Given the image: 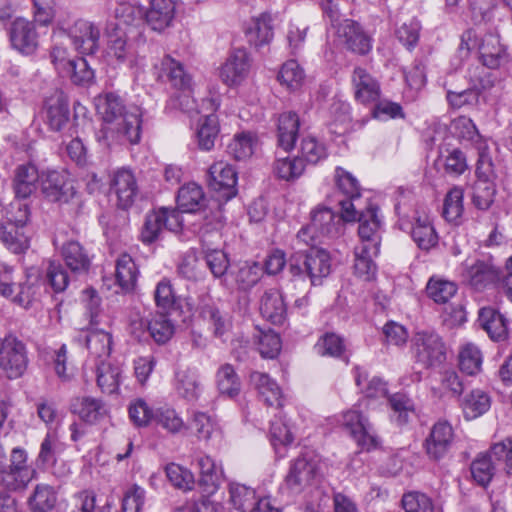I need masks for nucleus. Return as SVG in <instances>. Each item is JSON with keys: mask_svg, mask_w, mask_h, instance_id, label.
<instances>
[{"mask_svg": "<svg viewBox=\"0 0 512 512\" xmlns=\"http://www.w3.org/2000/svg\"><path fill=\"white\" fill-rule=\"evenodd\" d=\"M95 105L103 120L101 129L96 133V139L101 145L110 147L114 144H137L140 141V108L127 109L121 97L112 92L98 96Z\"/></svg>", "mask_w": 512, "mask_h": 512, "instance_id": "f257e3e1", "label": "nucleus"}, {"mask_svg": "<svg viewBox=\"0 0 512 512\" xmlns=\"http://www.w3.org/2000/svg\"><path fill=\"white\" fill-rule=\"evenodd\" d=\"M503 460L506 472L512 475V439L495 443L487 452L479 453L470 464L473 481L481 487L489 485L496 472L495 461Z\"/></svg>", "mask_w": 512, "mask_h": 512, "instance_id": "f03ea898", "label": "nucleus"}, {"mask_svg": "<svg viewBox=\"0 0 512 512\" xmlns=\"http://www.w3.org/2000/svg\"><path fill=\"white\" fill-rule=\"evenodd\" d=\"M474 48L478 49L483 66L489 69H497L509 60L507 48L501 43L497 34H486L478 40L473 30H467L462 35L459 49L461 52L466 50L468 53Z\"/></svg>", "mask_w": 512, "mask_h": 512, "instance_id": "7ed1b4c3", "label": "nucleus"}, {"mask_svg": "<svg viewBox=\"0 0 512 512\" xmlns=\"http://www.w3.org/2000/svg\"><path fill=\"white\" fill-rule=\"evenodd\" d=\"M36 475V470L28 463L27 451L15 447L10 453L9 463L0 466V485L9 491L24 490Z\"/></svg>", "mask_w": 512, "mask_h": 512, "instance_id": "20e7f679", "label": "nucleus"}, {"mask_svg": "<svg viewBox=\"0 0 512 512\" xmlns=\"http://www.w3.org/2000/svg\"><path fill=\"white\" fill-rule=\"evenodd\" d=\"M323 463L319 455L305 452L296 458L286 477V484L292 492H300L320 481L323 476Z\"/></svg>", "mask_w": 512, "mask_h": 512, "instance_id": "39448f33", "label": "nucleus"}, {"mask_svg": "<svg viewBox=\"0 0 512 512\" xmlns=\"http://www.w3.org/2000/svg\"><path fill=\"white\" fill-rule=\"evenodd\" d=\"M411 350L417 362L426 367L438 366L446 358L445 344L432 330L415 332L411 339Z\"/></svg>", "mask_w": 512, "mask_h": 512, "instance_id": "423d86ee", "label": "nucleus"}, {"mask_svg": "<svg viewBox=\"0 0 512 512\" xmlns=\"http://www.w3.org/2000/svg\"><path fill=\"white\" fill-rule=\"evenodd\" d=\"M476 176L477 180L473 186L472 200L477 208L487 210L493 204L496 195L494 182L496 173L492 159L487 154H480L477 162Z\"/></svg>", "mask_w": 512, "mask_h": 512, "instance_id": "0eeeda50", "label": "nucleus"}, {"mask_svg": "<svg viewBox=\"0 0 512 512\" xmlns=\"http://www.w3.org/2000/svg\"><path fill=\"white\" fill-rule=\"evenodd\" d=\"M341 423L362 449L370 451L379 446L380 440L372 425L356 406L342 414Z\"/></svg>", "mask_w": 512, "mask_h": 512, "instance_id": "6e6552de", "label": "nucleus"}, {"mask_svg": "<svg viewBox=\"0 0 512 512\" xmlns=\"http://www.w3.org/2000/svg\"><path fill=\"white\" fill-rule=\"evenodd\" d=\"M0 367L7 377H21L28 367V356L25 345L15 337H6L0 348Z\"/></svg>", "mask_w": 512, "mask_h": 512, "instance_id": "1a4fd4ad", "label": "nucleus"}, {"mask_svg": "<svg viewBox=\"0 0 512 512\" xmlns=\"http://www.w3.org/2000/svg\"><path fill=\"white\" fill-rule=\"evenodd\" d=\"M335 181L337 188L346 196V199L339 201L342 217L346 222H355L357 208L361 205L359 182L350 172L341 167L335 170Z\"/></svg>", "mask_w": 512, "mask_h": 512, "instance_id": "9d476101", "label": "nucleus"}, {"mask_svg": "<svg viewBox=\"0 0 512 512\" xmlns=\"http://www.w3.org/2000/svg\"><path fill=\"white\" fill-rule=\"evenodd\" d=\"M71 40L76 51L83 55H92L100 47V29L94 23L79 19L68 28L60 27Z\"/></svg>", "mask_w": 512, "mask_h": 512, "instance_id": "9b49d317", "label": "nucleus"}, {"mask_svg": "<svg viewBox=\"0 0 512 512\" xmlns=\"http://www.w3.org/2000/svg\"><path fill=\"white\" fill-rule=\"evenodd\" d=\"M203 106H206L207 114L199 117L195 127V135L198 147L201 150L210 151L215 146V141L220 132L218 116L215 114L220 102L217 98H210L203 101Z\"/></svg>", "mask_w": 512, "mask_h": 512, "instance_id": "f8f14e48", "label": "nucleus"}, {"mask_svg": "<svg viewBox=\"0 0 512 512\" xmlns=\"http://www.w3.org/2000/svg\"><path fill=\"white\" fill-rule=\"evenodd\" d=\"M197 463L200 470L199 485L202 488V492L205 494L201 508L216 511L218 508L209 500V496L213 495L219 488L222 469L216 464L215 460L208 455L200 456Z\"/></svg>", "mask_w": 512, "mask_h": 512, "instance_id": "ddd939ff", "label": "nucleus"}, {"mask_svg": "<svg viewBox=\"0 0 512 512\" xmlns=\"http://www.w3.org/2000/svg\"><path fill=\"white\" fill-rule=\"evenodd\" d=\"M106 56L117 64H127L133 68L139 64V57L132 43L129 42V33L125 30L114 29L108 36Z\"/></svg>", "mask_w": 512, "mask_h": 512, "instance_id": "4468645a", "label": "nucleus"}, {"mask_svg": "<svg viewBox=\"0 0 512 512\" xmlns=\"http://www.w3.org/2000/svg\"><path fill=\"white\" fill-rule=\"evenodd\" d=\"M250 59L246 50H233L219 68V78L229 87L240 85L248 76Z\"/></svg>", "mask_w": 512, "mask_h": 512, "instance_id": "2eb2a0df", "label": "nucleus"}, {"mask_svg": "<svg viewBox=\"0 0 512 512\" xmlns=\"http://www.w3.org/2000/svg\"><path fill=\"white\" fill-rule=\"evenodd\" d=\"M335 27L338 39L349 50L358 54H366L370 51L371 39L357 22L343 19Z\"/></svg>", "mask_w": 512, "mask_h": 512, "instance_id": "dca6fc26", "label": "nucleus"}, {"mask_svg": "<svg viewBox=\"0 0 512 512\" xmlns=\"http://www.w3.org/2000/svg\"><path fill=\"white\" fill-rule=\"evenodd\" d=\"M110 191L116 196L118 207H130L138 192L137 181L132 171L125 168L114 171L111 175Z\"/></svg>", "mask_w": 512, "mask_h": 512, "instance_id": "f3484780", "label": "nucleus"}, {"mask_svg": "<svg viewBox=\"0 0 512 512\" xmlns=\"http://www.w3.org/2000/svg\"><path fill=\"white\" fill-rule=\"evenodd\" d=\"M12 46L24 55L33 54L39 46V35L33 22L24 18H17L10 29Z\"/></svg>", "mask_w": 512, "mask_h": 512, "instance_id": "a211bd4d", "label": "nucleus"}, {"mask_svg": "<svg viewBox=\"0 0 512 512\" xmlns=\"http://www.w3.org/2000/svg\"><path fill=\"white\" fill-rule=\"evenodd\" d=\"M343 217L337 216L330 208L319 205L311 211V227L324 238H335L342 234Z\"/></svg>", "mask_w": 512, "mask_h": 512, "instance_id": "6ab92c4d", "label": "nucleus"}, {"mask_svg": "<svg viewBox=\"0 0 512 512\" xmlns=\"http://www.w3.org/2000/svg\"><path fill=\"white\" fill-rule=\"evenodd\" d=\"M453 428L447 421H438L425 439L424 448L429 458L437 460L448 451L453 441Z\"/></svg>", "mask_w": 512, "mask_h": 512, "instance_id": "aec40b11", "label": "nucleus"}, {"mask_svg": "<svg viewBox=\"0 0 512 512\" xmlns=\"http://www.w3.org/2000/svg\"><path fill=\"white\" fill-rule=\"evenodd\" d=\"M470 87L478 92L484 103H495L500 97L496 88V77L485 69V66L476 65L468 71Z\"/></svg>", "mask_w": 512, "mask_h": 512, "instance_id": "412c9836", "label": "nucleus"}, {"mask_svg": "<svg viewBox=\"0 0 512 512\" xmlns=\"http://www.w3.org/2000/svg\"><path fill=\"white\" fill-rule=\"evenodd\" d=\"M351 80L354 97L359 103L367 105L379 100L381 95L380 84L364 68L356 67Z\"/></svg>", "mask_w": 512, "mask_h": 512, "instance_id": "4be33fe9", "label": "nucleus"}, {"mask_svg": "<svg viewBox=\"0 0 512 512\" xmlns=\"http://www.w3.org/2000/svg\"><path fill=\"white\" fill-rule=\"evenodd\" d=\"M174 389L180 398L189 402L196 401L202 393L198 370L191 367H178L174 372Z\"/></svg>", "mask_w": 512, "mask_h": 512, "instance_id": "5701e85b", "label": "nucleus"}, {"mask_svg": "<svg viewBox=\"0 0 512 512\" xmlns=\"http://www.w3.org/2000/svg\"><path fill=\"white\" fill-rule=\"evenodd\" d=\"M355 221L359 222L358 234L361 243L358 246H371L373 249L379 250L380 238L378 235L380 229V219L377 215V209L368 207L365 211L357 208V218Z\"/></svg>", "mask_w": 512, "mask_h": 512, "instance_id": "b1692460", "label": "nucleus"}, {"mask_svg": "<svg viewBox=\"0 0 512 512\" xmlns=\"http://www.w3.org/2000/svg\"><path fill=\"white\" fill-rule=\"evenodd\" d=\"M209 185L215 191H224L223 196L230 199L236 195L237 173L234 168L223 161L209 168Z\"/></svg>", "mask_w": 512, "mask_h": 512, "instance_id": "393cba45", "label": "nucleus"}, {"mask_svg": "<svg viewBox=\"0 0 512 512\" xmlns=\"http://www.w3.org/2000/svg\"><path fill=\"white\" fill-rule=\"evenodd\" d=\"M176 4L173 0H151L145 13V21L152 30L162 32L175 19Z\"/></svg>", "mask_w": 512, "mask_h": 512, "instance_id": "a878e982", "label": "nucleus"}, {"mask_svg": "<svg viewBox=\"0 0 512 512\" xmlns=\"http://www.w3.org/2000/svg\"><path fill=\"white\" fill-rule=\"evenodd\" d=\"M41 190L51 201L67 202L74 195L72 183L64 173L58 171H50L42 178Z\"/></svg>", "mask_w": 512, "mask_h": 512, "instance_id": "bb28decb", "label": "nucleus"}, {"mask_svg": "<svg viewBox=\"0 0 512 512\" xmlns=\"http://www.w3.org/2000/svg\"><path fill=\"white\" fill-rule=\"evenodd\" d=\"M304 267L311 284L320 285L331 272V257L324 249H311L305 256Z\"/></svg>", "mask_w": 512, "mask_h": 512, "instance_id": "cd10ccee", "label": "nucleus"}, {"mask_svg": "<svg viewBox=\"0 0 512 512\" xmlns=\"http://www.w3.org/2000/svg\"><path fill=\"white\" fill-rule=\"evenodd\" d=\"M245 32L249 42L256 47L270 43L274 37L272 15L264 12L252 17L246 26Z\"/></svg>", "mask_w": 512, "mask_h": 512, "instance_id": "c85d7f7f", "label": "nucleus"}, {"mask_svg": "<svg viewBox=\"0 0 512 512\" xmlns=\"http://www.w3.org/2000/svg\"><path fill=\"white\" fill-rule=\"evenodd\" d=\"M190 426L200 441L209 443L222 440L223 433L219 423L214 417L205 412L194 411L191 416Z\"/></svg>", "mask_w": 512, "mask_h": 512, "instance_id": "c756f323", "label": "nucleus"}, {"mask_svg": "<svg viewBox=\"0 0 512 512\" xmlns=\"http://www.w3.org/2000/svg\"><path fill=\"white\" fill-rule=\"evenodd\" d=\"M411 236L417 246L426 251L434 248L439 241V237L432 220L426 213H416L411 230Z\"/></svg>", "mask_w": 512, "mask_h": 512, "instance_id": "7c9ffc66", "label": "nucleus"}, {"mask_svg": "<svg viewBox=\"0 0 512 512\" xmlns=\"http://www.w3.org/2000/svg\"><path fill=\"white\" fill-rule=\"evenodd\" d=\"M286 304L276 288L266 290L261 298V315L273 324L280 325L286 319Z\"/></svg>", "mask_w": 512, "mask_h": 512, "instance_id": "2f4dec72", "label": "nucleus"}, {"mask_svg": "<svg viewBox=\"0 0 512 512\" xmlns=\"http://www.w3.org/2000/svg\"><path fill=\"white\" fill-rule=\"evenodd\" d=\"M95 373L97 385L103 393L118 392L122 381V369L119 365L108 360H100L95 363Z\"/></svg>", "mask_w": 512, "mask_h": 512, "instance_id": "473e14b6", "label": "nucleus"}, {"mask_svg": "<svg viewBox=\"0 0 512 512\" xmlns=\"http://www.w3.org/2000/svg\"><path fill=\"white\" fill-rule=\"evenodd\" d=\"M379 250L371 246H356L354 249L353 274L363 282H369L375 279L377 267L372 260L377 256Z\"/></svg>", "mask_w": 512, "mask_h": 512, "instance_id": "72a5a7b5", "label": "nucleus"}, {"mask_svg": "<svg viewBox=\"0 0 512 512\" xmlns=\"http://www.w3.org/2000/svg\"><path fill=\"white\" fill-rule=\"evenodd\" d=\"M73 410L83 421L90 424L98 423L109 415L108 406L94 397L77 398L73 403Z\"/></svg>", "mask_w": 512, "mask_h": 512, "instance_id": "f704fd0d", "label": "nucleus"}, {"mask_svg": "<svg viewBox=\"0 0 512 512\" xmlns=\"http://www.w3.org/2000/svg\"><path fill=\"white\" fill-rule=\"evenodd\" d=\"M40 179L38 169L33 164H23L16 168L13 187L18 198H28L37 189Z\"/></svg>", "mask_w": 512, "mask_h": 512, "instance_id": "c9c22d12", "label": "nucleus"}, {"mask_svg": "<svg viewBox=\"0 0 512 512\" xmlns=\"http://www.w3.org/2000/svg\"><path fill=\"white\" fill-rule=\"evenodd\" d=\"M250 379L259 396L268 406H282V390L269 375L256 371L251 374Z\"/></svg>", "mask_w": 512, "mask_h": 512, "instance_id": "e433bc0d", "label": "nucleus"}, {"mask_svg": "<svg viewBox=\"0 0 512 512\" xmlns=\"http://www.w3.org/2000/svg\"><path fill=\"white\" fill-rule=\"evenodd\" d=\"M46 123L51 130L60 131L69 120L68 103L61 93L49 97L45 102Z\"/></svg>", "mask_w": 512, "mask_h": 512, "instance_id": "4c0bfd02", "label": "nucleus"}, {"mask_svg": "<svg viewBox=\"0 0 512 512\" xmlns=\"http://www.w3.org/2000/svg\"><path fill=\"white\" fill-rule=\"evenodd\" d=\"M66 266L74 273L87 272L91 259L84 247L77 241H68L61 248Z\"/></svg>", "mask_w": 512, "mask_h": 512, "instance_id": "58836bf2", "label": "nucleus"}, {"mask_svg": "<svg viewBox=\"0 0 512 512\" xmlns=\"http://www.w3.org/2000/svg\"><path fill=\"white\" fill-rule=\"evenodd\" d=\"M478 321L492 340H504L508 334L506 319L497 310L484 307L479 311Z\"/></svg>", "mask_w": 512, "mask_h": 512, "instance_id": "ea45409f", "label": "nucleus"}, {"mask_svg": "<svg viewBox=\"0 0 512 512\" xmlns=\"http://www.w3.org/2000/svg\"><path fill=\"white\" fill-rule=\"evenodd\" d=\"M497 277L494 267L484 261H476L475 263L466 264L463 272L464 280L474 289L481 290L489 283L493 282Z\"/></svg>", "mask_w": 512, "mask_h": 512, "instance_id": "a19ab883", "label": "nucleus"}, {"mask_svg": "<svg viewBox=\"0 0 512 512\" xmlns=\"http://www.w3.org/2000/svg\"><path fill=\"white\" fill-rule=\"evenodd\" d=\"M299 118L293 112L282 113L278 118V145L285 151L294 147L298 130Z\"/></svg>", "mask_w": 512, "mask_h": 512, "instance_id": "79ce46f5", "label": "nucleus"}, {"mask_svg": "<svg viewBox=\"0 0 512 512\" xmlns=\"http://www.w3.org/2000/svg\"><path fill=\"white\" fill-rule=\"evenodd\" d=\"M114 17L117 20L116 28L131 33L143 23V11L139 6L128 2H120L114 10Z\"/></svg>", "mask_w": 512, "mask_h": 512, "instance_id": "37998d69", "label": "nucleus"}, {"mask_svg": "<svg viewBox=\"0 0 512 512\" xmlns=\"http://www.w3.org/2000/svg\"><path fill=\"white\" fill-rule=\"evenodd\" d=\"M258 147L257 136L249 131H243L234 135L227 146V151L236 160L250 158Z\"/></svg>", "mask_w": 512, "mask_h": 512, "instance_id": "c03bdc74", "label": "nucleus"}, {"mask_svg": "<svg viewBox=\"0 0 512 512\" xmlns=\"http://www.w3.org/2000/svg\"><path fill=\"white\" fill-rule=\"evenodd\" d=\"M115 276L118 286L123 292L132 291L138 277L137 266L128 254H122L116 261Z\"/></svg>", "mask_w": 512, "mask_h": 512, "instance_id": "a18cd8bd", "label": "nucleus"}, {"mask_svg": "<svg viewBox=\"0 0 512 512\" xmlns=\"http://www.w3.org/2000/svg\"><path fill=\"white\" fill-rule=\"evenodd\" d=\"M204 203L205 194L199 184L189 182L179 189L177 204L183 212H195L200 209Z\"/></svg>", "mask_w": 512, "mask_h": 512, "instance_id": "49530a36", "label": "nucleus"}, {"mask_svg": "<svg viewBox=\"0 0 512 512\" xmlns=\"http://www.w3.org/2000/svg\"><path fill=\"white\" fill-rule=\"evenodd\" d=\"M161 70L174 88L181 91L190 89L192 79L185 72L184 66L180 62L170 56H165L161 61Z\"/></svg>", "mask_w": 512, "mask_h": 512, "instance_id": "de8ad7c7", "label": "nucleus"}, {"mask_svg": "<svg viewBox=\"0 0 512 512\" xmlns=\"http://www.w3.org/2000/svg\"><path fill=\"white\" fill-rule=\"evenodd\" d=\"M86 345L95 363L107 360L111 353L112 337L108 332L98 329L90 330L85 336Z\"/></svg>", "mask_w": 512, "mask_h": 512, "instance_id": "09e8293b", "label": "nucleus"}, {"mask_svg": "<svg viewBox=\"0 0 512 512\" xmlns=\"http://www.w3.org/2000/svg\"><path fill=\"white\" fill-rule=\"evenodd\" d=\"M231 275L240 290H249L254 287L263 275V268L257 262H243Z\"/></svg>", "mask_w": 512, "mask_h": 512, "instance_id": "8fccbe9b", "label": "nucleus"}, {"mask_svg": "<svg viewBox=\"0 0 512 512\" xmlns=\"http://www.w3.org/2000/svg\"><path fill=\"white\" fill-rule=\"evenodd\" d=\"M490 397L481 390H473L467 394L461 403L464 415L467 419H475L490 408Z\"/></svg>", "mask_w": 512, "mask_h": 512, "instance_id": "3c124183", "label": "nucleus"}, {"mask_svg": "<svg viewBox=\"0 0 512 512\" xmlns=\"http://www.w3.org/2000/svg\"><path fill=\"white\" fill-rule=\"evenodd\" d=\"M216 383L222 395L232 398L240 392L241 383L239 377L230 364L220 366L216 373Z\"/></svg>", "mask_w": 512, "mask_h": 512, "instance_id": "603ef678", "label": "nucleus"}, {"mask_svg": "<svg viewBox=\"0 0 512 512\" xmlns=\"http://www.w3.org/2000/svg\"><path fill=\"white\" fill-rule=\"evenodd\" d=\"M19 291L13 301L24 308H28L38 297L40 279L37 273L27 272L24 282L19 283Z\"/></svg>", "mask_w": 512, "mask_h": 512, "instance_id": "864d4df0", "label": "nucleus"}, {"mask_svg": "<svg viewBox=\"0 0 512 512\" xmlns=\"http://www.w3.org/2000/svg\"><path fill=\"white\" fill-rule=\"evenodd\" d=\"M355 382L368 398H382L387 396L386 383L378 377H373L368 380L367 372L360 367L355 368Z\"/></svg>", "mask_w": 512, "mask_h": 512, "instance_id": "5fc2aeb1", "label": "nucleus"}, {"mask_svg": "<svg viewBox=\"0 0 512 512\" xmlns=\"http://www.w3.org/2000/svg\"><path fill=\"white\" fill-rule=\"evenodd\" d=\"M278 80L288 90L295 91L304 83L305 72L296 60H289L282 65Z\"/></svg>", "mask_w": 512, "mask_h": 512, "instance_id": "6e6d98bb", "label": "nucleus"}, {"mask_svg": "<svg viewBox=\"0 0 512 512\" xmlns=\"http://www.w3.org/2000/svg\"><path fill=\"white\" fill-rule=\"evenodd\" d=\"M257 350L263 358L274 359L281 351V340L272 330H258L254 336Z\"/></svg>", "mask_w": 512, "mask_h": 512, "instance_id": "4d7b16f0", "label": "nucleus"}, {"mask_svg": "<svg viewBox=\"0 0 512 512\" xmlns=\"http://www.w3.org/2000/svg\"><path fill=\"white\" fill-rule=\"evenodd\" d=\"M426 291L435 303L445 304L454 297L457 292V286L454 282L432 277L427 283Z\"/></svg>", "mask_w": 512, "mask_h": 512, "instance_id": "13d9d810", "label": "nucleus"}, {"mask_svg": "<svg viewBox=\"0 0 512 512\" xmlns=\"http://www.w3.org/2000/svg\"><path fill=\"white\" fill-rule=\"evenodd\" d=\"M458 360L461 371L468 375H475L481 370L482 353L472 343H467L461 347Z\"/></svg>", "mask_w": 512, "mask_h": 512, "instance_id": "bf43d9fd", "label": "nucleus"}, {"mask_svg": "<svg viewBox=\"0 0 512 512\" xmlns=\"http://www.w3.org/2000/svg\"><path fill=\"white\" fill-rule=\"evenodd\" d=\"M153 418L157 425L171 434H178L186 428L183 418L171 407L157 409Z\"/></svg>", "mask_w": 512, "mask_h": 512, "instance_id": "052dcab7", "label": "nucleus"}, {"mask_svg": "<svg viewBox=\"0 0 512 512\" xmlns=\"http://www.w3.org/2000/svg\"><path fill=\"white\" fill-rule=\"evenodd\" d=\"M300 159L310 164H317L328 156L327 147L313 136L302 138L300 143Z\"/></svg>", "mask_w": 512, "mask_h": 512, "instance_id": "680f3d73", "label": "nucleus"}, {"mask_svg": "<svg viewBox=\"0 0 512 512\" xmlns=\"http://www.w3.org/2000/svg\"><path fill=\"white\" fill-rule=\"evenodd\" d=\"M389 404L393 411L392 418L398 425H404L409 422L415 409L413 401L403 393H396L389 397Z\"/></svg>", "mask_w": 512, "mask_h": 512, "instance_id": "e2e57ef3", "label": "nucleus"}, {"mask_svg": "<svg viewBox=\"0 0 512 512\" xmlns=\"http://www.w3.org/2000/svg\"><path fill=\"white\" fill-rule=\"evenodd\" d=\"M305 169V164L303 160L294 157H278L274 163V173L275 175L283 180L290 181L298 178L302 175Z\"/></svg>", "mask_w": 512, "mask_h": 512, "instance_id": "0e129e2a", "label": "nucleus"}, {"mask_svg": "<svg viewBox=\"0 0 512 512\" xmlns=\"http://www.w3.org/2000/svg\"><path fill=\"white\" fill-rule=\"evenodd\" d=\"M255 491L245 485L232 483L229 486V502L231 508L240 512H248L253 505Z\"/></svg>", "mask_w": 512, "mask_h": 512, "instance_id": "69168bd1", "label": "nucleus"}, {"mask_svg": "<svg viewBox=\"0 0 512 512\" xmlns=\"http://www.w3.org/2000/svg\"><path fill=\"white\" fill-rule=\"evenodd\" d=\"M57 496L52 487L39 484L36 486L30 505L34 512H49L56 507Z\"/></svg>", "mask_w": 512, "mask_h": 512, "instance_id": "338daca9", "label": "nucleus"}, {"mask_svg": "<svg viewBox=\"0 0 512 512\" xmlns=\"http://www.w3.org/2000/svg\"><path fill=\"white\" fill-rule=\"evenodd\" d=\"M165 472L168 480L174 487L183 491L193 489L195 484L194 475L187 468L176 463H170L165 467Z\"/></svg>", "mask_w": 512, "mask_h": 512, "instance_id": "774afa93", "label": "nucleus"}]
</instances>
